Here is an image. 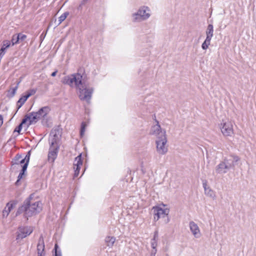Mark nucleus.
I'll use <instances>...</instances> for the list:
<instances>
[{
  "instance_id": "obj_18",
  "label": "nucleus",
  "mask_w": 256,
  "mask_h": 256,
  "mask_svg": "<svg viewBox=\"0 0 256 256\" xmlns=\"http://www.w3.org/2000/svg\"><path fill=\"white\" fill-rule=\"evenodd\" d=\"M49 111L50 108L48 106H44L40 108L38 112H35L38 116L39 120H40L46 116L48 113Z\"/></svg>"
},
{
  "instance_id": "obj_10",
  "label": "nucleus",
  "mask_w": 256,
  "mask_h": 256,
  "mask_svg": "<svg viewBox=\"0 0 256 256\" xmlns=\"http://www.w3.org/2000/svg\"><path fill=\"white\" fill-rule=\"evenodd\" d=\"M23 119L26 120V123L28 122L27 127L30 125L36 124L39 120L38 116L35 112H30L26 114Z\"/></svg>"
},
{
  "instance_id": "obj_35",
  "label": "nucleus",
  "mask_w": 256,
  "mask_h": 256,
  "mask_svg": "<svg viewBox=\"0 0 256 256\" xmlns=\"http://www.w3.org/2000/svg\"><path fill=\"white\" fill-rule=\"evenodd\" d=\"M17 37H18V41L19 40H21V41H23L26 38V35L25 34H19L17 35L16 36Z\"/></svg>"
},
{
  "instance_id": "obj_22",
  "label": "nucleus",
  "mask_w": 256,
  "mask_h": 256,
  "mask_svg": "<svg viewBox=\"0 0 256 256\" xmlns=\"http://www.w3.org/2000/svg\"><path fill=\"white\" fill-rule=\"evenodd\" d=\"M116 241L115 238L113 236H107L105 239V242L108 246L111 248L113 246Z\"/></svg>"
},
{
  "instance_id": "obj_14",
  "label": "nucleus",
  "mask_w": 256,
  "mask_h": 256,
  "mask_svg": "<svg viewBox=\"0 0 256 256\" xmlns=\"http://www.w3.org/2000/svg\"><path fill=\"white\" fill-rule=\"evenodd\" d=\"M58 146H50L48 154V160L52 162H54L58 154Z\"/></svg>"
},
{
  "instance_id": "obj_28",
  "label": "nucleus",
  "mask_w": 256,
  "mask_h": 256,
  "mask_svg": "<svg viewBox=\"0 0 256 256\" xmlns=\"http://www.w3.org/2000/svg\"><path fill=\"white\" fill-rule=\"evenodd\" d=\"M69 12H64L58 18V25L60 24L63 21L65 20L66 17L68 16Z\"/></svg>"
},
{
  "instance_id": "obj_6",
  "label": "nucleus",
  "mask_w": 256,
  "mask_h": 256,
  "mask_svg": "<svg viewBox=\"0 0 256 256\" xmlns=\"http://www.w3.org/2000/svg\"><path fill=\"white\" fill-rule=\"evenodd\" d=\"M220 130L226 136H232L234 134L233 123L228 121L221 124Z\"/></svg>"
},
{
  "instance_id": "obj_24",
  "label": "nucleus",
  "mask_w": 256,
  "mask_h": 256,
  "mask_svg": "<svg viewBox=\"0 0 256 256\" xmlns=\"http://www.w3.org/2000/svg\"><path fill=\"white\" fill-rule=\"evenodd\" d=\"M30 152L29 151L27 154L26 156L24 158H22L19 162V166L22 164H27V166H28L30 159Z\"/></svg>"
},
{
  "instance_id": "obj_15",
  "label": "nucleus",
  "mask_w": 256,
  "mask_h": 256,
  "mask_svg": "<svg viewBox=\"0 0 256 256\" xmlns=\"http://www.w3.org/2000/svg\"><path fill=\"white\" fill-rule=\"evenodd\" d=\"M202 185L204 190V194L213 200H215L216 198V193L210 186H208L206 182H204Z\"/></svg>"
},
{
  "instance_id": "obj_3",
  "label": "nucleus",
  "mask_w": 256,
  "mask_h": 256,
  "mask_svg": "<svg viewBox=\"0 0 256 256\" xmlns=\"http://www.w3.org/2000/svg\"><path fill=\"white\" fill-rule=\"evenodd\" d=\"M151 16L150 8L145 6H140L136 12L132 14V22H140L147 20Z\"/></svg>"
},
{
  "instance_id": "obj_2",
  "label": "nucleus",
  "mask_w": 256,
  "mask_h": 256,
  "mask_svg": "<svg viewBox=\"0 0 256 256\" xmlns=\"http://www.w3.org/2000/svg\"><path fill=\"white\" fill-rule=\"evenodd\" d=\"M33 194H30L24 202L16 213V215L24 212V216L28 219V217L32 216L39 213L42 210V204L39 201L32 200Z\"/></svg>"
},
{
  "instance_id": "obj_4",
  "label": "nucleus",
  "mask_w": 256,
  "mask_h": 256,
  "mask_svg": "<svg viewBox=\"0 0 256 256\" xmlns=\"http://www.w3.org/2000/svg\"><path fill=\"white\" fill-rule=\"evenodd\" d=\"M154 214V220L158 221L159 219H162V222L164 224H168L170 220L168 214L170 210L168 208H162L160 206H154L152 208Z\"/></svg>"
},
{
  "instance_id": "obj_25",
  "label": "nucleus",
  "mask_w": 256,
  "mask_h": 256,
  "mask_svg": "<svg viewBox=\"0 0 256 256\" xmlns=\"http://www.w3.org/2000/svg\"><path fill=\"white\" fill-rule=\"evenodd\" d=\"M158 238V232H156L154 233V238L151 241V246L152 249H156V247L157 246V239Z\"/></svg>"
},
{
  "instance_id": "obj_26",
  "label": "nucleus",
  "mask_w": 256,
  "mask_h": 256,
  "mask_svg": "<svg viewBox=\"0 0 256 256\" xmlns=\"http://www.w3.org/2000/svg\"><path fill=\"white\" fill-rule=\"evenodd\" d=\"M210 39L206 38L204 42L202 44V48L204 50H206L208 48V46L210 45Z\"/></svg>"
},
{
  "instance_id": "obj_23",
  "label": "nucleus",
  "mask_w": 256,
  "mask_h": 256,
  "mask_svg": "<svg viewBox=\"0 0 256 256\" xmlns=\"http://www.w3.org/2000/svg\"><path fill=\"white\" fill-rule=\"evenodd\" d=\"M26 169H27V164H24L22 166V169L21 172L19 174L18 176V179L16 180V185L18 184V183L19 182L20 180L22 178L23 175L24 174V172L26 171Z\"/></svg>"
},
{
  "instance_id": "obj_1",
  "label": "nucleus",
  "mask_w": 256,
  "mask_h": 256,
  "mask_svg": "<svg viewBox=\"0 0 256 256\" xmlns=\"http://www.w3.org/2000/svg\"><path fill=\"white\" fill-rule=\"evenodd\" d=\"M62 84L70 86H75L78 90L80 98L82 100L89 102L92 98L94 90L88 87L86 82L84 76L79 72L64 77L62 80Z\"/></svg>"
},
{
  "instance_id": "obj_30",
  "label": "nucleus",
  "mask_w": 256,
  "mask_h": 256,
  "mask_svg": "<svg viewBox=\"0 0 256 256\" xmlns=\"http://www.w3.org/2000/svg\"><path fill=\"white\" fill-rule=\"evenodd\" d=\"M10 45V42L8 40H4L3 42V44L0 49H4V51L5 52L6 50L9 48Z\"/></svg>"
},
{
  "instance_id": "obj_7",
  "label": "nucleus",
  "mask_w": 256,
  "mask_h": 256,
  "mask_svg": "<svg viewBox=\"0 0 256 256\" xmlns=\"http://www.w3.org/2000/svg\"><path fill=\"white\" fill-rule=\"evenodd\" d=\"M156 122V124L153 126L150 130V134L154 135L157 139L162 138L166 136V132L164 130H162L158 122Z\"/></svg>"
},
{
  "instance_id": "obj_34",
  "label": "nucleus",
  "mask_w": 256,
  "mask_h": 256,
  "mask_svg": "<svg viewBox=\"0 0 256 256\" xmlns=\"http://www.w3.org/2000/svg\"><path fill=\"white\" fill-rule=\"evenodd\" d=\"M26 237V236L22 232H20L16 236V240H22Z\"/></svg>"
},
{
  "instance_id": "obj_13",
  "label": "nucleus",
  "mask_w": 256,
  "mask_h": 256,
  "mask_svg": "<svg viewBox=\"0 0 256 256\" xmlns=\"http://www.w3.org/2000/svg\"><path fill=\"white\" fill-rule=\"evenodd\" d=\"M38 256H44V239L42 235L39 238L37 244Z\"/></svg>"
},
{
  "instance_id": "obj_17",
  "label": "nucleus",
  "mask_w": 256,
  "mask_h": 256,
  "mask_svg": "<svg viewBox=\"0 0 256 256\" xmlns=\"http://www.w3.org/2000/svg\"><path fill=\"white\" fill-rule=\"evenodd\" d=\"M32 92H28L25 96L20 98L17 102L18 110L22 107V106L24 104L27 99L32 94L35 93L34 90H32Z\"/></svg>"
},
{
  "instance_id": "obj_20",
  "label": "nucleus",
  "mask_w": 256,
  "mask_h": 256,
  "mask_svg": "<svg viewBox=\"0 0 256 256\" xmlns=\"http://www.w3.org/2000/svg\"><path fill=\"white\" fill-rule=\"evenodd\" d=\"M214 33V27L212 24H209L207 27V29L206 30V38L212 40V37L213 36Z\"/></svg>"
},
{
  "instance_id": "obj_9",
  "label": "nucleus",
  "mask_w": 256,
  "mask_h": 256,
  "mask_svg": "<svg viewBox=\"0 0 256 256\" xmlns=\"http://www.w3.org/2000/svg\"><path fill=\"white\" fill-rule=\"evenodd\" d=\"M60 134V132L58 129H54L51 131L49 137V142L50 146H58V142Z\"/></svg>"
},
{
  "instance_id": "obj_27",
  "label": "nucleus",
  "mask_w": 256,
  "mask_h": 256,
  "mask_svg": "<svg viewBox=\"0 0 256 256\" xmlns=\"http://www.w3.org/2000/svg\"><path fill=\"white\" fill-rule=\"evenodd\" d=\"M22 158V156L20 154H16L12 161V166L18 165L19 166V162Z\"/></svg>"
},
{
  "instance_id": "obj_32",
  "label": "nucleus",
  "mask_w": 256,
  "mask_h": 256,
  "mask_svg": "<svg viewBox=\"0 0 256 256\" xmlns=\"http://www.w3.org/2000/svg\"><path fill=\"white\" fill-rule=\"evenodd\" d=\"M16 36H17L16 34L12 36V39L11 40L12 43V46L14 45L15 44H17L19 42L18 41V37H17Z\"/></svg>"
},
{
  "instance_id": "obj_19",
  "label": "nucleus",
  "mask_w": 256,
  "mask_h": 256,
  "mask_svg": "<svg viewBox=\"0 0 256 256\" xmlns=\"http://www.w3.org/2000/svg\"><path fill=\"white\" fill-rule=\"evenodd\" d=\"M16 204L15 203H8L6 207L3 210L2 216L4 217H7L9 213L11 211L13 206Z\"/></svg>"
},
{
  "instance_id": "obj_31",
  "label": "nucleus",
  "mask_w": 256,
  "mask_h": 256,
  "mask_svg": "<svg viewBox=\"0 0 256 256\" xmlns=\"http://www.w3.org/2000/svg\"><path fill=\"white\" fill-rule=\"evenodd\" d=\"M54 256H62L60 250H59L58 244H56L54 246Z\"/></svg>"
},
{
  "instance_id": "obj_5",
  "label": "nucleus",
  "mask_w": 256,
  "mask_h": 256,
  "mask_svg": "<svg viewBox=\"0 0 256 256\" xmlns=\"http://www.w3.org/2000/svg\"><path fill=\"white\" fill-rule=\"evenodd\" d=\"M166 142L167 139L166 136L156 139V150L159 154H164L167 152L168 148Z\"/></svg>"
},
{
  "instance_id": "obj_12",
  "label": "nucleus",
  "mask_w": 256,
  "mask_h": 256,
  "mask_svg": "<svg viewBox=\"0 0 256 256\" xmlns=\"http://www.w3.org/2000/svg\"><path fill=\"white\" fill-rule=\"evenodd\" d=\"M82 164V154L78 155L75 158L74 163V176L77 177L80 172V166Z\"/></svg>"
},
{
  "instance_id": "obj_11",
  "label": "nucleus",
  "mask_w": 256,
  "mask_h": 256,
  "mask_svg": "<svg viewBox=\"0 0 256 256\" xmlns=\"http://www.w3.org/2000/svg\"><path fill=\"white\" fill-rule=\"evenodd\" d=\"M189 228L192 235L195 238H200L201 236L200 229L198 224L193 221L189 222Z\"/></svg>"
},
{
  "instance_id": "obj_37",
  "label": "nucleus",
  "mask_w": 256,
  "mask_h": 256,
  "mask_svg": "<svg viewBox=\"0 0 256 256\" xmlns=\"http://www.w3.org/2000/svg\"><path fill=\"white\" fill-rule=\"evenodd\" d=\"M57 70H55L54 72H52V74H51L52 76H55L57 74Z\"/></svg>"
},
{
  "instance_id": "obj_29",
  "label": "nucleus",
  "mask_w": 256,
  "mask_h": 256,
  "mask_svg": "<svg viewBox=\"0 0 256 256\" xmlns=\"http://www.w3.org/2000/svg\"><path fill=\"white\" fill-rule=\"evenodd\" d=\"M25 124H26V120L22 119L21 123L15 128L14 132L20 133L22 130V126Z\"/></svg>"
},
{
  "instance_id": "obj_8",
  "label": "nucleus",
  "mask_w": 256,
  "mask_h": 256,
  "mask_svg": "<svg viewBox=\"0 0 256 256\" xmlns=\"http://www.w3.org/2000/svg\"><path fill=\"white\" fill-rule=\"evenodd\" d=\"M240 160V158L236 156H229L226 157L223 162L225 163L229 169L234 168L236 164V162Z\"/></svg>"
},
{
  "instance_id": "obj_38",
  "label": "nucleus",
  "mask_w": 256,
  "mask_h": 256,
  "mask_svg": "<svg viewBox=\"0 0 256 256\" xmlns=\"http://www.w3.org/2000/svg\"><path fill=\"white\" fill-rule=\"evenodd\" d=\"M16 88L14 90V92L16 90Z\"/></svg>"
},
{
  "instance_id": "obj_33",
  "label": "nucleus",
  "mask_w": 256,
  "mask_h": 256,
  "mask_svg": "<svg viewBox=\"0 0 256 256\" xmlns=\"http://www.w3.org/2000/svg\"><path fill=\"white\" fill-rule=\"evenodd\" d=\"M86 127V124L84 122H82L81 124L80 128V136H82L85 132V128Z\"/></svg>"
},
{
  "instance_id": "obj_36",
  "label": "nucleus",
  "mask_w": 256,
  "mask_h": 256,
  "mask_svg": "<svg viewBox=\"0 0 256 256\" xmlns=\"http://www.w3.org/2000/svg\"><path fill=\"white\" fill-rule=\"evenodd\" d=\"M156 249H152L150 253V256H156Z\"/></svg>"
},
{
  "instance_id": "obj_21",
  "label": "nucleus",
  "mask_w": 256,
  "mask_h": 256,
  "mask_svg": "<svg viewBox=\"0 0 256 256\" xmlns=\"http://www.w3.org/2000/svg\"><path fill=\"white\" fill-rule=\"evenodd\" d=\"M20 232H22L24 234L27 236L31 234L33 231V228L31 227H24V228H19Z\"/></svg>"
},
{
  "instance_id": "obj_16",
  "label": "nucleus",
  "mask_w": 256,
  "mask_h": 256,
  "mask_svg": "<svg viewBox=\"0 0 256 256\" xmlns=\"http://www.w3.org/2000/svg\"><path fill=\"white\" fill-rule=\"evenodd\" d=\"M228 170H230L229 168L223 161L220 163L216 168V172L219 174H226Z\"/></svg>"
}]
</instances>
